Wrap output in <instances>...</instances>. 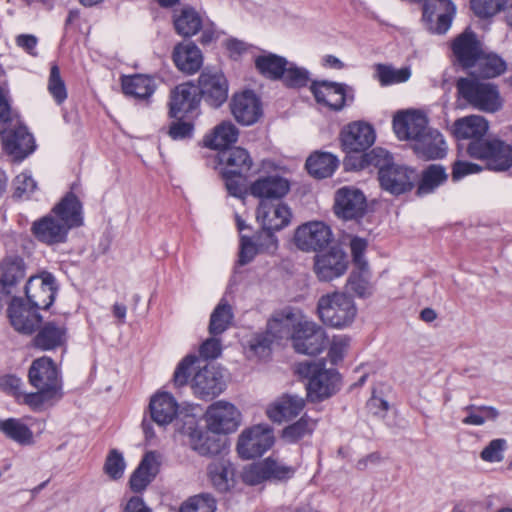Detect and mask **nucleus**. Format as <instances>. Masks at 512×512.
I'll return each instance as SVG.
<instances>
[{"label":"nucleus","mask_w":512,"mask_h":512,"mask_svg":"<svg viewBox=\"0 0 512 512\" xmlns=\"http://www.w3.org/2000/svg\"><path fill=\"white\" fill-rule=\"evenodd\" d=\"M201 364L202 361L196 356H186L174 372V384L178 387L186 385L192 370L197 368L191 384L194 394L201 399L215 398L225 389L221 370L212 364Z\"/></svg>","instance_id":"nucleus-1"},{"label":"nucleus","mask_w":512,"mask_h":512,"mask_svg":"<svg viewBox=\"0 0 512 512\" xmlns=\"http://www.w3.org/2000/svg\"><path fill=\"white\" fill-rule=\"evenodd\" d=\"M456 90L459 99L478 111L496 113L503 108L504 100L495 83L469 75L456 81Z\"/></svg>","instance_id":"nucleus-2"},{"label":"nucleus","mask_w":512,"mask_h":512,"mask_svg":"<svg viewBox=\"0 0 512 512\" xmlns=\"http://www.w3.org/2000/svg\"><path fill=\"white\" fill-rule=\"evenodd\" d=\"M467 154L483 163V168L493 172H506L512 168V144L497 136L471 141Z\"/></svg>","instance_id":"nucleus-3"},{"label":"nucleus","mask_w":512,"mask_h":512,"mask_svg":"<svg viewBox=\"0 0 512 512\" xmlns=\"http://www.w3.org/2000/svg\"><path fill=\"white\" fill-rule=\"evenodd\" d=\"M317 313L326 326L345 329L355 321L358 309L350 295L336 291L319 298Z\"/></svg>","instance_id":"nucleus-4"},{"label":"nucleus","mask_w":512,"mask_h":512,"mask_svg":"<svg viewBox=\"0 0 512 512\" xmlns=\"http://www.w3.org/2000/svg\"><path fill=\"white\" fill-rule=\"evenodd\" d=\"M297 372L308 379L307 394L312 401L329 398L339 389V373L334 369H326L323 362L299 363Z\"/></svg>","instance_id":"nucleus-5"},{"label":"nucleus","mask_w":512,"mask_h":512,"mask_svg":"<svg viewBox=\"0 0 512 512\" xmlns=\"http://www.w3.org/2000/svg\"><path fill=\"white\" fill-rule=\"evenodd\" d=\"M256 216L263 227L259 238L263 235L268 241L266 248H276L277 239L273 231L281 230L290 223L292 216L290 208L280 201L262 200L257 208Z\"/></svg>","instance_id":"nucleus-6"},{"label":"nucleus","mask_w":512,"mask_h":512,"mask_svg":"<svg viewBox=\"0 0 512 512\" xmlns=\"http://www.w3.org/2000/svg\"><path fill=\"white\" fill-rule=\"evenodd\" d=\"M274 442V431L268 424L253 425L239 435L237 452L243 459L260 457L272 448Z\"/></svg>","instance_id":"nucleus-7"},{"label":"nucleus","mask_w":512,"mask_h":512,"mask_svg":"<svg viewBox=\"0 0 512 512\" xmlns=\"http://www.w3.org/2000/svg\"><path fill=\"white\" fill-rule=\"evenodd\" d=\"M326 339L324 329L303 314L301 324L293 334L292 344L298 353L317 355L325 348Z\"/></svg>","instance_id":"nucleus-8"},{"label":"nucleus","mask_w":512,"mask_h":512,"mask_svg":"<svg viewBox=\"0 0 512 512\" xmlns=\"http://www.w3.org/2000/svg\"><path fill=\"white\" fill-rule=\"evenodd\" d=\"M206 423L209 431L215 434L232 433L240 426L241 413L234 404L220 400L208 407Z\"/></svg>","instance_id":"nucleus-9"},{"label":"nucleus","mask_w":512,"mask_h":512,"mask_svg":"<svg viewBox=\"0 0 512 512\" xmlns=\"http://www.w3.org/2000/svg\"><path fill=\"white\" fill-rule=\"evenodd\" d=\"M197 91L200 99L209 106L218 108L228 98L229 84L221 71L205 69L198 78Z\"/></svg>","instance_id":"nucleus-10"},{"label":"nucleus","mask_w":512,"mask_h":512,"mask_svg":"<svg viewBox=\"0 0 512 512\" xmlns=\"http://www.w3.org/2000/svg\"><path fill=\"white\" fill-rule=\"evenodd\" d=\"M310 91L318 104L335 111L341 110L347 100L353 99V89L344 83L312 81Z\"/></svg>","instance_id":"nucleus-11"},{"label":"nucleus","mask_w":512,"mask_h":512,"mask_svg":"<svg viewBox=\"0 0 512 512\" xmlns=\"http://www.w3.org/2000/svg\"><path fill=\"white\" fill-rule=\"evenodd\" d=\"M331 228L322 221H311L299 226L294 235L295 245L302 251H319L332 241Z\"/></svg>","instance_id":"nucleus-12"},{"label":"nucleus","mask_w":512,"mask_h":512,"mask_svg":"<svg viewBox=\"0 0 512 512\" xmlns=\"http://www.w3.org/2000/svg\"><path fill=\"white\" fill-rule=\"evenodd\" d=\"M56 291L55 277L47 271L31 276L25 286L29 304L37 309H48L54 302Z\"/></svg>","instance_id":"nucleus-13"},{"label":"nucleus","mask_w":512,"mask_h":512,"mask_svg":"<svg viewBox=\"0 0 512 512\" xmlns=\"http://www.w3.org/2000/svg\"><path fill=\"white\" fill-rule=\"evenodd\" d=\"M28 378L29 383L35 389L62 395L59 371L54 361L49 357L43 356L35 359L29 368Z\"/></svg>","instance_id":"nucleus-14"},{"label":"nucleus","mask_w":512,"mask_h":512,"mask_svg":"<svg viewBox=\"0 0 512 512\" xmlns=\"http://www.w3.org/2000/svg\"><path fill=\"white\" fill-rule=\"evenodd\" d=\"M378 180L383 190L397 196L413 188L417 173L409 166L394 162L388 169L380 172Z\"/></svg>","instance_id":"nucleus-15"},{"label":"nucleus","mask_w":512,"mask_h":512,"mask_svg":"<svg viewBox=\"0 0 512 512\" xmlns=\"http://www.w3.org/2000/svg\"><path fill=\"white\" fill-rule=\"evenodd\" d=\"M366 206V197L361 190L355 187H342L335 194V214L345 220L363 216Z\"/></svg>","instance_id":"nucleus-16"},{"label":"nucleus","mask_w":512,"mask_h":512,"mask_svg":"<svg viewBox=\"0 0 512 512\" xmlns=\"http://www.w3.org/2000/svg\"><path fill=\"white\" fill-rule=\"evenodd\" d=\"M302 315L301 310L293 307L275 311L267 322V333L275 340H292L295 330L301 324Z\"/></svg>","instance_id":"nucleus-17"},{"label":"nucleus","mask_w":512,"mask_h":512,"mask_svg":"<svg viewBox=\"0 0 512 512\" xmlns=\"http://www.w3.org/2000/svg\"><path fill=\"white\" fill-rule=\"evenodd\" d=\"M341 144L347 153L362 152L375 142L373 127L365 122H353L341 131Z\"/></svg>","instance_id":"nucleus-18"},{"label":"nucleus","mask_w":512,"mask_h":512,"mask_svg":"<svg viewBox=\"0 0 512 512\" xmlns=\"http://www.w3.org/2000/svg\"><path fill=\"white\" fill-rule=\"evenodd\" d=\"M37 308L26 304L22 299L14 298L7 310L14 329L23 334H32L39 327L42 317Z\"/></svg>","instance_id":"nucleus-19"},{"label":"nucleus","mask_w":512,"mask_h":512,"mask_svg":"<svg viewBox=\"0 0 512 512\" xmlns=\"http://www.w3.org/2000/svg\"><path fill=\"white\" fill-rule=\"evenodd\" d=\"M428 128V120L420 112H399L393 119V129L400 140L414 143Z\"/></svg>","instance_id":"nucleus-20"},{"label":"nucleus","mask_w":512,"mask_h":512,"mask_svg":"<svg viewBox=\"0 0 512 512\" xmlns=\"http://www.w3.org/2000/svg\"><path fill=\"white\" fill-rule=\"evenodd\" d=\"M70 228L51 211L32 225L34 236L41 242L53 245L65 242Z\"/></svg>","instance_id":"nucleus-21"},{"label":"nucleus","mask_w":512,"mask_h":512,"mask_svg":"<svg viewBox=\"0 0 512 512\" xmlns=\"http://www.w3.org/2000/svg\"><path fill=\"white\" fill-rule=\"evenodd\" d=\"M347 267V256L341 249L333 248L315 257L314 272L320 281H331L342 276Z\"/></svg>","instance_id":"nucleus-22"},{"label":"nucleus","mask_w":512,"mask_h":512,"mask_svg":"<svg viewBox=\"0 0 512 512\" xmlns=\"http://www.w3.org/2000/svg\"><path fill=\"white\" fill-rule=\"evenodd\" d=\"M200 97L197 88L190 82L176 86L170 95L169 115L178 118L180 115H188L197 110Z\"/></svg>","instance_id":"nucleus-23"},{"label":"nucleus","mask_w":512,"mask_h":512,"mask_svg":"<svg viewBox=\"0 0 512 512\" xmlns=\"http://www.w3.org/2000/svg\"><path fill=\"white\" fill-rule=\"evenodd\" d=\"M217 159L222 175L247 176L253 166L249 152L241 147L224 149Z\"/></svg>","instance_id":"nucleus-24"},{"label":"nucleus","mask_w":512,"mask_h":512,"mask_svg":"<svg viewBox=\"0 0 512 512\" xmlns=\"http://www.w3.org/2000/svg\"><path fill=\"white\" fill-rule=\"evenodd\" d=\"M230 108L237 122L252 125L262 114L261 103L254 92L244 91L232 97Z\"/></svg>","instance_id":"nucleus-25"},{"label":"nucleus","mask_w":512,"mask_h":512,"mask_svg":"<svg viewBox=\"0 0 512 512\" xmlns=\"http://www.w3.org/2000/svg\"><path fill=\"white\" fill-rule=\"evenodd\" d=\"M305 407V400L292 394H283L266 409L267 417L274 423H282L297 417Z\"/></svg>","instance_id":"nucleus-26"},{"label":"nucleus","mask_w":512,"mask_h":512,"mask_svg":"<svg viewBox=\"0 0 512 512\" xmlns=\"http://www.w3.org/2000/svg\"><path fill=\"white\" fill-rule=\"evenodd\" d=\"M2 138L5 150L16 160H23L34 151L33 136L24 126L6 130Z\"/></svg>","instance_id":"nucleus-27"},{"label":"nucleus","mask_w":512,"mask_h":512,"mask_svg":"<svg viewBox=\"0 0 512 512\" xmlns=\"http://www.w3.org/2000/svg\"><path fill=\"white\" fill-rule=\"evenodd\" d=\"M413 150L422 159H440L446 155L447 145L443 135L438 130L428 128L413 143Z\"/></svg>","instance_id":"nucleus-28"},{"label":"nucleus","mask_w":512,"mask_h":512,"mask_svg":"<svg viewBox=\"0 0 512 512\" xmlns=\"http://www.w3.org/2000/svg\"><path fill=\"white\" fill-rule=\"evenodd\" d=\"M290 190V183L287 179L272 175L256 180L250 187L254 197L267 201H278Z\"/></svg>","instance_id":"nucleus-29"},{"label":"nucleus","mask_w":512,"mask_h":512,"mask_svg":"<svg viewBox=\"0 0 512 512\" xmlns=\"http://www.w3.org/2000/svg\"><path fill=\"white\" fill-rule=\"evenodd\" d=\"M453 53L464 68H471L482 52L481 44L475 34L465 31L452 44Z\"/></svg>","instance_id":"nucleus-30"},{"label":"nucleus","mask_w":512,"mask_h":512,"mask_svg":"<svg viewBox=\"0 0 512 512\" xmlns=\"http://www.w3.org/2000/svg\"><path fill=\"white\" fill-rule=\"evenodd\" d=\"M172 57L176 67L187 74L196 73L203 64L201 50L193 42L177 44Z\"/></svg>","instance_id":"nucleus-31"},{"label":"nucleus","mask_w":512,"mask_h":512,"mask_svg":"<svg viewBox=\"0 0 512 512\" xmlns=\"http://www.w3.org/2000/svg\"><path fill=\"white\" fill-rule=\"evenodd\" d=\"M488 129L489 122L483 116L469 115L454 122L453 134L457 139L483 140Z\"/></svg>","instance_id":"nucleus-32"},{"label":"nucleus","mask_w":512,"mask_h":512,"mask_svg":"<svg viewBox=\"0 0 512 512\" xmlns=\"http://www.w3.org/2000/svg\"><path fill=\"white\" fill-rule=\"evenodd\" d=\"M158 455L156 452H148L141 460L137 469L130 477V488L134 492L143 491L158 473Z\"/></svg>","instance_id":"nucleus-33"},{"label":"nucleus","mask_w":512,"mask_h":512,"mask_svg":"<svg viewBox=\"0 0 512 512\" xmlns=\"http://www.w3.org/2000/svg\"><path fill=\"white\" fill-rule=\"evenodd\" d=\"M66 341V328L54 322H47L33 338V345L42 351H48L62 347Z\"/></svg>","instance_id":"nucleus-34"},{"label":"nucleus","mask_w":512,"mask_h":512,"mask_svg":"<svg viewBox=\"0 0 512 512\" xmlns=\"http://www.w3.org/2000/svg\"><path fill=\"white\" fill-rule=\"evenodd\" d=\"M149 409L152 420L159 426H164L175 418L178 405L172 395L163 392L152 397Z\"/></svg>","instance_id":"nucleus-35"},{"label":"nucleus","mask_w":512,"mask_h":512,"mask_svg":"<svg viewBox=\"0 0 512 512\" xmlns=\"http://www.w3.org/2000/svg\"><path fill=\"white\" fill-rule=\"evenodd\" d=\"M238 129L230 121H223L213 128V130L205 135L203 143L205 147L222 151L230 149L229 146L238 139Z\"/></svg>","instance_id":"nucleus-36"},{"label":"nucleus","mask_w":512,"mask_h":512,"mask_svg":"<svg viewBox=\"0 0 512 512\" xmlns=\"http://www.w3.org/2000/svg\"><path fill=\"white\" fill-rule=\"evenodd\" d=\"M52 211L65 224H68L70 229L83 224L82 205L73 193H68L63 197Z\"/></svg>","instance_id":"nucleus-37"},{"label":"nucleus","mask_w":512,"mask_h":512,"mask_svg":"<svg viewBox=\"0 0 512 512\" xmlns=\"http://www.w3.org/2000/svg\"><path fill=\"white\" fill-rule=\"evenodd\" d=\"M173 23L176 32L183 37L197 34L202 27V18L199 13L189 6L174 10Z\"/></svg>","instance_id":"nucleus-38"},{"label":"nucleus","mask_w":512,"mask_h":512,"mask_svg":"<svg viewBox=\"0 0 512 512\" xmlns=\"http://www.w3.org/2000/svg\"><path fill=\"white\" fill-rule=\"evenodd\" d=\"M470 75L484 79L495 78L506 71V62L497 54L484 53L483 51L471 67Z\"/></svg>","instance_id":"nucleus-39"},{"label":"nucleus","mask_w":512,"mask_h":512,"mask_svg":"<svg viewBox=\"0 0 512 512\" xmlns=\"http://www.w3.org/2000/svg\"><path fill=\"white\" fill-rule=\"evenodd\" d=\"M208 476L214 488L219 492H227L235 484L234 468L226 460H218L209 464Z\"/></svg>","instance_id":"nucleus-40"},{"label":"nucleus","mask_w":512,"mask_h":512,"mask_svg":"<svg viewBox=\"0 0 512 512\" xmlns=\"http://www.w3.org/2000/svg\"><path fill=\"white\" fill-rule=\"evenodd\" d=\"M369 267H357L349 275L346 283L347 289L359 298H368L373 295L374 284L371 281Z\"/></svg>","instance_id":"nucleus-41"},{"label":"nucleus","mask_w":512,"mask_h":512,"mask_svg":"<svg viewBox=\"0 0 512 512\" xmlns=\"http://www.w3.org/2000/svg\"><path fill=\"white\" fill-rule=\"evenodd\" d=\"M338 166V159L331 153H315L306 161V168L315 178H327L332 176Z\"/></svg>","instance_id":"nucleus-42"},{"label":"nucleus","mask_w":512,"mask_h":512,"mask_svg":"<svg viewBox=\"0 0 512 512\" xmlns=\"http://www.w3.org/2000/svg\"><path fill=\"white\" fill-rule=\"evenodd\" d=\"M122 90L128 96L136 99H146L154 93L155 86L150 77L134 75L123 78Z\"/></svg>","instance_id":"nucleus-43"},{"label":"nucleus","mask_w":512,"mask_h":512,"mask_svg":"<svg viewBox=\"0 0 512 512\" xmlns=\"http://www.w3.org/2000/svg\"><path fill=\"white\" fill-rule=\"evenodd\" d=\"M317 426V420L303 415L298 421L286 426L281 433V439L289 444L297 443L309 437Z\"/></svg>","instance_id":"nucleus-44"},{"label":"nucleus","mask_w":512,"mask_h":512,"mask_svg":"<svg viewBox=\"0 0 512 512\" xmlns=\"http://www.w3.org/2000/svg\"><path fill=\"white\" fill-rule=\"evenodd\" d=\"M287 63L288 61L284 57L272 53L261 55L255 59V65L259 72L272 80L281 79Z\"/></svg>","instance_id":"nucleus-45"},{"label":"nucleus","mask_w":512,"mask_h":512,"mask_svg":"<svg viewBox=\"0 0 512 512\" xmlns=\"http://www.w3.org/2000/svg\"><path fill=\"white\" fill-rule=\"evenodd\" d=\"M447 180V173L443 166L432 164L422 173V178L417 188V195L423 196L432 193L437 187Z\"/></svg>","instance_id":"nucleus-46"},{"label":"nucleus","mask_w":512,"mask_h":512,"mask_svg":"<svg viewBox=\"0 0 512 512\" xmlns=\"http://www.w3.org/2000/svg\"><path fill=\"white\" fill-rule=\"evenodd\" d=\"M1 279L12 289L21 282L26 275L24 260L20 257H8L1 264Z\"/></svg>","instance_id":"nucleus-47"},{"label":"nucleus","mask_w":512,"mask_h":512,"mask_svg":"<svg viewBox=\"0 0 512 512\" xmlns=\"http://www.w3.org/2000/svg\"><path fill=\"white\" fill-rule=\"evenodd\" d=\"M0 431L19 444L27 445L33 441V433L29 427L15 418L0 420Z\"/></svg>","instance_id":"nucleus-48"},{"label":"nucleus","mask_w":512,"mask_h":512,"mask_svg":"<svg viewBox=\"0 0 512 512\" xmlns=\"http://www.w3.org/2000/svg\"><path fill=\"white\" fill-rule=\"evenodd\" d=\"M393 163V156L387 150L377 147L365 153L359 164L354 167L358 169L374 167L378 170V178H380V172L388 169Z\"/></svg>","instance_id":"nucleus-49"},{"label":"nucleus","mask_w":512,"mask_h":512,"mask_svg":"<svg viewBox=\"0 0 512 512\" xmlns=\"http://www.w3.org/2000/svg\"><path fill=\"white\" fill-rule=\"evenodd\" d=\"M463 410L467 413L462 420L465 425L481 426L487 421H495L499 416V411L493 406L468 405Z\"/></svg>","instance_id":"nucleus-50"},{"label":"nucleus","mask_w":512,"mask_h":512,"mask_svg":"<svg viewBox=\"0 0 512 512\" xmlns=\"http://www.w3.org/2000/svg\"><path fill=\"white\" fill-rule=\"evenodd\" d=\"M376 77L382 86L404 83L411 77L409 67L395 68L391 65H376Z\"/></svg>","instance_id":"nucleus-51"},{"label":"nucleus","mask_w":512,"mask_h":512,"mask_svg":"<svg viewBox=\"0 0 512 512\" xmlns=\"http://www.w3.org/2000/svg\"><path fill=\"white\" fill-rule=\"evenodd\" d=\"M233 320L231 306L220 302L210 316L209 332L216 336L222 334L230 326Z\"/></svg>","instance_id":"nucleus-52"},{"label":"nucleus","mask_w":512,"mask_h":512,"mask_svg":"<svg viewBox=\"0 0 512 512\" xmlns=\"http://www.w3.org/2000/svg\"><path fill=\"white\" fill-rule=\"evenodd\" d=\"M274 341L276 340L267 333V330L253 334L247 341L248 357L267 358L271 353V345Z\"/></svg>","instance_id":"nucleus-53"},{"label":"nucleus","mask_w":512,"mask_h":512,"mask_svg":"<svg viewBox=\"0 0 512 512\" xmlns=\"http://www.w3.org/2000/svg\"><path fill=\"white\" fill-rule=\"evenodd\" d=\"M190 441L192 449L203 456L217 454L221 448L219 440L210 436L208 432L195 430L190 435Z\"/></svg>","instance_id":"nucleus-54"},{"label":"nucleus","mask_w":512,"mask_h":512,"mask_svg":"<svg viewBox=\"0 0 512 512\" xmlns=\"http://www.w3.org/2000/svg\"><path fill=\"white\" fill-rule=\"evenodd\" d=\"M257 242H252L249 238L242 237L239 253V263L245 265L249 263L259 251H273L276 248H266L268 241L262 235L257 236Z\"/></svg>","instance_id":"nucleus-55"},{"label":"nucleus","mask_w":512,"mask_h":512,"mask_svg":"<svg viewBox=\"0 0 512 512\" xmlns=\"http://www.w3.org/2000/svg\"><path fill=\"white\" fill-rule=\"evenodd\" d=\"M216 501L209 494H199L187 499L179 512H215Z\"/></svg>","instance_id":"nucleus-56"},{"label":"nucleus","mask_w":512,"mask_h":512,"mask_svg":"<svg viewBox=\"0 0 512 512\" xmlns=\"http://www.w3.org/2000/svg\"><path fill=\"white\" fill-rule=\"evenodd\" d=\"M281 79L287 87L300 88L307 85L310 77L309 72L306 69L288 62Z\"/></svg>","instance_id":"nucleus-57"},{"label":"nucleus","mask_w":512,"mask_h":512,"mask_svg":"<svg viewBox=\"0 0 512 512\" xmlns=\"http://www.w3.org/2000/svg\"><path fill=\"white\" fill-rule=\"evenodd\" d=\"M263 464L267 480H287L295 473V469L292 466H288L285 463L270 457L263 460Z\"/></svg>","instance_id":"nucleus-58"},{"label":"nucleus","mask_w":512,"mask_h":512,"mask_svg":"<svg viewBox=\"0 0 512 512\" xmlns=\"http://www.w3.org/2000/svg\"><path fill=\"white\" fill-rule=\"evenodd\" d=\"M47 89L57 104H62L68 96L66 85L57 65H52L48 78Z\"/></svg>","instance_id":"nucleus-59"},{"label":"nucleus","mask_w":512,"mask_h":512,"mask_svg":"<svg viewBox=\"0 0 512 512\" xmlns=\"http://www.w3.org/2000/svg\"><path fill=\"white\" fill-rule=\"evenodd\" d=\"M473 12L481 18L492 17L500 12L506 0H470Z\"/></svg>","instance_id":"nucleus-60"},{"label":"nucleus","mask_w":512,"mask_h":512,"mask_svg":"<svg viewBox=\"0 0 512 512\" xmlns=\"http://www.w3.org/2000/svg\"><path fill=\"white\" fill-rule=\"evenodd\" d=\"M507 448V441L502 438L493 439L481 451L480 457L486 462H501L504 459V451Z\"/></svg>","instance_id":"nucleus-61"},{"label":"nucleus","mask_w":512,"mask_h":512,"mask_svg":"<svg viewBox=\"0 0 512 512\" xmlns=\"http://www.w3.org/2000/svg\"><path fill=\"white\" fill-rule=\"evenodd\" d=\"M351 344V338L347 335H338L332 338L328 356L333 364L341 361L348 352Z\"/></svg>","instance_id":"nucleus-62"},{"label":"nucleus","mask_w":512,"mask_h":512,"mask_svg":"<svg viewBox=\"0 0 512 512\" xmlns=\"http://www.w3.org/2000/svg\"><path fill=\"white\" fill-rule=\"evenodd\" d=\"M241 478L244 483L254 486L267 481L263 461L244 467Z\"/></svg>","instance_id":"nucleus-63"},{"label":"nucleus","mask_w":512,"mask_h":512,"mask_svg":"<svg viewBox=\"0 0 512 512\" xmlns=\"http://www.w3.org/2000/svg\"><path fill=\"white\" fill-rule=\"evenodd\" d=\"M104 469L112 479L121 478L125 469V462L122 454L117 450H112L107 456Z\"/></svg>","instance_id":"nucleus-64"}]
</instances>
